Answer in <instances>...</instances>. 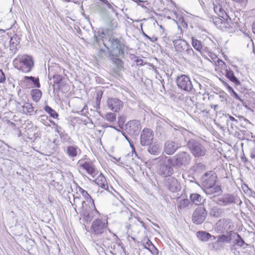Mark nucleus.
<instances>
[{
    "instance_id": "obj_1",
    "label": "nucleus",
    "mask_w": 255,
    "mask_h": 255,
    "mask_svg": "<svg viewBox=\"0 0 255 255\" xmlns=\"http://www.w3.org/2000/svg\"><path fill=\"white\" fill-rule=\"evenodd\" d=\"M110 230L108 227V221L97 219L93 221L90 228L91 238L94 242L104 245L106 240L111 238L106 236L107 231Z\"/></svg>"
},
{
    "instance_id": "obj_2",
    "label": "nucleus",
    "mask_w": 255,
    "mask_h": 255,
    "mask_svg": "<svg viewBox=\"0 0 255 255\" xmlns=\"http://www.w3.org/2000/svg\"><path fill=\"white\" fill-rule=\"evenodd\" d=\"M173 44L175 50L185 56V59L193 61L198 59V55L194 52L191 46L186 40L175 39L173 40Z\"/></svg>"
},
{
    "instance_id": "obj_3",
    "label": "nucleus",
    "mask_w": 255,
    "mask_h": 255,
    "mask_svg": "<svg viewBox=\"0 0 255 255\" xmlns=\"http://www.w3.org/2000/svg\"><path fill=\"white\" fill-rule=\"evenodd\" d=\"M15 68L24 73L30 72L34 66V61L31 56L27 55H18L13 61Z\"/></svg>"
},
{
    "instance_id": "obj_4",
    "label": "nucleus",
    "mask_w": 255,
    "mask_h": 255,
    "mask_svg": "<svg viewBox=\"0 0 255 255\" xmlns=\"http://www.w3.org/2000/svg\"><path fill=\"white\" fill-rule=\"evenodd\" d=\"M191 156L186 151H181L174 155L172 158H169L170 165L175 168L186 167L191 161Z\"/></svg>"
},
{
    "instance_id": "obj_5",
    "label": "nucleus",
    "mask_w": 255,
    "mask_h": 255,
    "mask_svg": "<svg viewBox=\"0 0 255 255\" xmlns=\"http://www.w3.org/2000/svg\"><path fill=\"white\" fill-rule=\"evenodd\" d=\"M110 46V54L115 57H121L124 54L125 43L122 39H119L114 37H110L108 39Z\"/></svg>"
},
{
    "instance_id": "obj_6",
    "label": "nucleus",
    "mask_w": 255,
    "mask_h": 255,
    "mask_svg": "<svg viewBox=\"0 0 255 255\" xmlns=\"http://www.w3.org/2000/svg\"><path fill=\"white\" fill-rule=\"evenodd\" d=\"M187 147L195 158L204 156L207 152L205 147L199 141L194 139H190L187 142Z\"/></svg>"
},
{
    "instance_id": "obj_7",
    "label": "nucleus",
    "mask_w": 255,
    "mask_h": 255,
    "mask_svg": "<svg viewBox=\"0 0 255 255\" xmlns=\"http://www.w3.org/2000/svg\"><path fill=\"white\" fill-rule=\"evenodd\" d=\"M157 159L160 163L157 171L158 174L164 177L170 176L173 173L174 170L169 162V158L167 159V157H159Z\"/></svg>"
},
{
    "instance_id": "obj_8",
    "label": "nucleus",
    "mask_w": 255,
    "mask_h": 255,
    "mask_svg": "<svg viewBox=\"0 0 255 255\" xmlns=\"http://www.w3.org/2000/svg\"><path fill=\"white\" fill-rule=\"evenodd\" d=\"M234 228V223L231 219L228 218L221 219L216 224V230L222 233L228 234L230 231H233Z\"/></svg>"
},
{
    "instance_id": "obj_9",
    "label": "nucleus",
    "mask_w": 255,
    "mask_h": 255,
    "mask_svg": "<svg viewBox=\"0 0 255 255\" xmlns=\"http://www.w3.org/2000/svg\"><path fill=\"white\" fill-rule=\"evenodd\" d=\"M176 82L179 89L188 92H191L193 88V84L189 77L186 75H181L176 78Z\"/></svg>"
},
{
    "instance_id": "obj_10",
    "label": "nucleus",
    "mask_w": 255,
    "mask_h": 255,
    "mask_svg": "<svg viewBox=\"0 0 255 255\" xmlns=\"http://www.w3.org/2000/svg\"><path fill=\"white\" fill-rule=\"evenodd\" d=\"M86 202L83 201L82 202V206L79 209V213L81 216L83 218L84 220L87 222H90L94 217V212L99 213V212H96L95 210L92 207L91 204L89 207H85Z\"/></svg>"
},
{
    "instance_id": "obj_11",
    "label": "nucleus",
    "mask_w": 255,
    "mask_h": 255,
    "mask_svg": "<svg viewBox=\"0 0 255 255\" xmlns=\"http://www.w3.org/2000/svg\"><path fill=\"white\" fill-rule=\"evenodd\" d=\"M207 215V212L204 207H198L193 213L192 220L197 225L201 224L206 219Z\"/></svg>"
},
{
    "instance_id": "obj_12",
    "label": "nucleus",
    "mask_w": 255,
    "mask_h": 255,
    "mask_svg": "<svg viewBox=\"0 0 255 255\" xmlns=\"http://www.w3.org/2000/svg\"><path fill=\"white\" fill-rule=\"evenodd\" d=\"M154 137V133L153 131L147 128H144L140 134V144L142 146L149 145L153 142Z\"/></svg>"
},
{
    "instance_id": "obj_13",
    "label": "nucleus",
    "mask_w": 255,
    "mask_h": 255,
    "mask_svg": "<svg viewBox=\"0 0 255 255\" xmlns=\"http://www.w3.org/2000/svg\"><path fill=\"white\" fill-rule=\"evenodd\" d=\"M141 128L140 123L137 120H131L126 124V131L130 135H137Z\"/></svg>"
},
{
    "instance_id": "obj_14",
    "label": "nucleus",
    "mask_w": 255,
    "mask_h": 255,
    "mask_svg": "<svg viewBox=\"0 0 255 255\" xmlns=\"http://www.w3.org/2000/svg\"><path fill=\"white\" fill-rule=\"evenodd\" d=\"M217 176L215 173L212 171L205 173L202 177L203 186L204 188L211 187L215 185Z\"/></svg>"
},
{
    "instance_id": "obj_15",
    "label": "nucleus",
    "mask_w": 255,
    "mask_h": 255,
    "mask_svg": "<svg viewBox=\"0 0 255 255\" xmlns=\"http://www.w3.org/2000/svg\"><path fill=\"white\" fill-rule=\"evenodd\" d=\"M165 187L172 192H177L181 190V185L177 179L173 177L166 179L164 182Z\"/></svg>"
},
{
    "instance_id": "obj_16",
    "label": "nucleus",
    "mask_w": 255,
    "mask_h": 255,
    "mask_svg": "<svg viewBox=\"0 0 255 255\" xmlns=\"http://www.w3.org/2000/svg\"><path fill=\"white\" fill-rule=\"evenodd\" d=\"M21 84L26 88L40 87L39 78L33 76H24L21 81Z\"/></svg>"
},
{
    "instance_id": "obj_17",
    "label": "nucleus",
    "mask_w": 255,
    "mask_h": 255,
    "mask_svg": "<svg viewBox=\"0 0 255 255\" xmlns=\"http://www.w3.org/2000/svg\"><path fill=\"white\" fill-rule=\"evenodd\" d=\"M223 18L224 19V21H222V24H220L218 28L221 30L232 32L234 31L236 27L238 26L237 25L238 22H232L231 21V19L229 16L227 18Z\"/></svg>"
},
{
    "instance_id": "obj_18",
    "label": "nucleus",
    "mask_w": 255,
    "mask_h": 255,
    "mask_svg": "<svg viewBox=\"0 0 255 255\" xmlns=\"http://www.w3.org/2000/svg\"><path fill=\"white\" fill-rule=\"evenodd\" d=\"M109 109L114 112H119L123 107V102L117 98H109L107 101Z\"/></svg>"
},
{
    "instance_id": "obj_19",
    "label": "nucleus",
    "mask_w": 255,
    "mask_h": 255,
    "mask_svg": "<svg viewBox=\"0 0 255 255\" xmlns=\"http://www.w3.org/2000/svg\"><path fill=\"white\" fill-rule=\"evenodd\" d=\"M238 198L233 194H225L218 199V204L221 206H227L237 203Z\"/></svg>"
},
{
    "instance_id": "obj_20",
    "label": "nucleus",
    "mask_w": 255,
    "mask_h": 255,
    "mask_svg": "<svg viewBox=\"0 0 255 255\" xmlns=\"http://www.w3.org/2000/svg\"><path fill=\"white\" fill-rule=\"evenodd\" d=\"M180 147V143L172 140H167L164 143V152L167 155H172Z\"/></svg>"
},
{
    "instance_id": "obj_21",
    "label": "nucleus",
    "mask_w": 255,
    "mask_h": 255,
    "mask_svg": "<svg viewBox=\"0 0 255 255\" xmlns=\"http://www.w3.org/2000/svg\"><path fill=\"white\" fill-rule=\"evenodd\" d=\"M147 146V151L151 154L157 155H158L161 150L160 143L158 142H152Z\"/></svg>"
},
{
    "instance_id": "obj_22",
    "label": "nucleus",
    "mask_w": 255,
    "mask_h": 255,
    "mask_svg": "<svg viewBox=\"0 0 255 255\" xmlns=\"http://www.w3.org/2000/svg\"><path fill=\"white\" fill-rule=\"evenodd\" d=\"M81 166L86 170L88 174L91 175L94 178H95V176L98 172L92 162L85 161L81 165Z\"/></svg>"
},
{
    "instance_id": "obj_23",
    "label": "nucleus",
    "mask_w": 255,
    "mask_h": 255,
    "mask_svg": "<svg viewBox=\"0 0 255 255\" xmlns=\"http://www.w3.org/2000/svg\"><path fill=\"white\" fill-rule=\"evenodd\" d=\"M195 83L193 84V88L191 91V93L193 94H204L206 92V88L203 86L201 83L195 80H194Z\"/></svg>"
},
{
    "instance_id": "obj_24",
    "label": "nucleus",
    "mask_w": 255,
    "mask_h": 255,
    "mask_svg": "<svg viewBox=\"0 0 255 255\" xmlns=\"http://www.w3.org/2000/svg\"><path fill=\"white\" fill-rule=\"evenodd\" d=\"M94 182L103 189L109 192L110 191L106 179L102 173H100V174L95 178Z\"/></svg>"
},
{
    "instance_id": "obj_25",
    "label": "nucleus",
    "mask_w": 255,
    "mask_h": 255,
    "mask_svg": "<svg viewBox=\"0 0 255 255\" xmlns=\"http://www.w3.org/2000/svg\"><path fill=\"white\" fill-rule=\"evenodd\" d=\"M61 128H60V129L57 128L56 131L59 134L61 141L63 143H68L69 144H73L74 142L72 139L71 137L68 135V133H66L64 130H61Z\"/></svg>"
},
{
    "instance_id": "obj_26",
    "label": "nucleus",
    "mask_w": 255,
    "mask_h": 255,
    "mask_svg": "<svg viewBox=\"0 0 255 255\" xmlns=\"http://www.w3.org/2000/svg\"><path fill=\"white\" fill-rule=\"evenodd\" d=\"M21 109L20 112L25 115H33L36 113V111H34V108L30 103H25L21 106Z\"/></svg>"
},
{
    "instance_id": "obj_27",
    "label": "nucleus",
    "mask_w": 255,
    "mask_h": 255,
    "mask_svg": "<svg viewBox=\"0 0 255 255\" xmlns=\"http://www.w3.org/2000/svg\"><path fill=\"white\" fill-rule=\"evenodd\" d=\"M213 5L214 11L219 16L224 18L225 17V18H227V17H228V15L220 4V1L218 2V3H214Z\"/></svg>"
},
{
    "instance_id": "obj_28",
    "label": "nucleus",
    "mask_w": 255,
    "mask_h": 255,
    "mask_svg": "<svg viewBox=\"0 0 255 255\" xmlns=\"http://www.w3.org/2000/svg\"><path fill=\"white\" fill-rule=\"evenodd\" d=\"M233 234V231H230V232H229L227 235L223 234L222 235L218 236L217 241L222 244H223L224 243H230L232 241Z\"/></svg>"
},
{
    "instance_id": "obj_29",
    "label": "nucleus",
    "mask_w": 255,
    "mask_h": 255,
    "mask_svg": "<svg viewBox=\"0 0 255 255\" xmlns=\"http://www.w3.org/2000/svg\"><path fill=\"white\" fill-rule=\"evenodd\" d=\"M78 150H80L77 146L69 145L65 149V153L70 158L75 157L78 154Z\"/></svg>"
},
{
    "instance_id": "obj_30",
    "label": "nucleus",
    "mask_w": 255,
    "mask_h": 255,
    "mask_svg": "<svg viewBox=\"0 0 255 255\" xmlns=\"http://www.w3.org/2000/svg\"><path fill=\"white\" fill-rule=\"evenodd\" d=\"M79 192L82 194L84 198L89 202V203L91 204L92 207L93 208L95 211L98 212V210L96 209L95 206L94 201L91 195L81 187L79 188Z\"/></svg>"
},
{
    "instance_id": "obj_31",
    "label": "nucleus",
    "mask_w": 255,
    "mask_h": 255,
    "mask_svg": "<svg viewBox=\"0 0 255 255\" xmlns=\"http://www.w3.org/2000/svg\"><path fill=\"white\" fill-rule=\"evenodd\" d=\"M196 236L199 240L202 242H207L212 237L213 238L214 240L216 239V237L212 236L206 231H198L196 233Z\"/></svg>"
},
{
    "instance_id": "obj_32",
    "label": "nucleus",
    "mask_w": 255,
    "mask_h": 255,
    "mask_svg": "<svg viewBox=\"0 0 255 255\" xmlns=\"http://www.w3.org/2000/svg\"><path fill=\"white\" fill-rule=\"evenodd\" d=\"M232 240H234V245H237L240 247H243L245 245H248L242 238L241 236L237 233L233 232Z\"/></svg>"
},
{
    "instance_id": "obj_33",
    "label": "nucleus",
    "mask_w": 255,
    "mask_h": 255,
    "mask_svg": "<svg viewBox=\"0 0 255 255\" xmlns=\"http://www.w3.org/2000/svg\"><path fill=\"white\" fill-rule=\"evenodd\" d=\"M226 76L231 81L234 83L236 86L240 85V82L238 79L235 76L233 71L229 70H226Z\"/></svg>"
},
{
    "instance_id": "obj_34",
    "label": "nucleus",
    "mask_w": 255,
    "mask_h": 255,
    "mask_svg": "<svg viewBox=\"0 0 255 255\" xmlns=\"http://www.w3.org/2000/svg\"><path fill=\"white\" fill-rule=\"evenodd\" d=\"M205 192L208 195L213 194H220L222 192V189L219 186L213 185L211 187H207L205 188Z\"/></svg>"
},
{
    "instance_id": "obj_35",
    "label": "nucleus",
    "mask_w": 255,
    "mask_h": 255,
    "mask_svg": "<svg viewBox=\"0 0 255 255\" xmlns=\"http://www.w3.org/2000/svg\"><path fill=\"white\" fill-rule=\"evenodd\" d=\"M103 44L105 45V48H101L98 52V56L102 58L106 57H111L112 55L110 54V49L109 47L107 46L105 42L103 41Z\"/></svg>"
},
{
    "instance_id": "obj_36",
    "label": "nucleus",
    "mask_w": 255,
    "mask_h": 255,
    "mask_svg": "<svg viewBox=\"0 0 255 255\" xmlns=\"http://www.w3.org/2000/svg\"><path fill=\"white\" fill-rule=\"evenodd\" d=\"M190 198L191 201L196 205H199L204 202L203 197L197 193L191 194Z\"/></svg>"
},
{
    "instance_id": "obj_37",
    "label": "nucleus",
    "mask_w": 255,
    "mask_h": 255,
    "mask_svg": "<svg viewBox=\"0 0 255 255\" xmlns=\"http://www.w3.org/2000/svg\"><path fill=\"white\" fill-rule=\"evenodd\" d=\"M193 47L197 51H201L203 49V45L202 42L197 40L194 37H191Z\"/></svg>"
},
{
    "instance_id": "obj_38",
    "label": "nucleus",
    "mask_w": 255,
    "mask_h": 255,
    "mask_svg": "<svg viewBox=\"0 0 255 255\" xmlns=\"http://www.w3.org/2000/svg\"><path fill=\"white\" fill-rule=\"evenodd\" d=\"M120 57H115L111 56L110 60L115 64L118 69H121L123 67L122 60L120 58Z\"/></svg>"
},
{
    "instance_id": "obj_39",
    "label": "nucleus",
    "mask_w": 255,
    "mask_h": 255,
    "mask_svg": "<svg viewBox=\"0 0 255 255\" xmlns=\"http://www.w3.org/2000/svg\"><path fill=\"white\" fill-rule=\"evenodd\" d=\"M31 93L33 100L36 102L39 101L42 96V92L38 89H35L32 90Z\"/></svg>"
},
{
    "instance_id": "obj_40",
    "label": "nucleus",
    "mask_w": 255,
    "mask_h": 255,
    "mask_svg": "<svg viewBox=\"0 0 255 255\" xmlns=\"http://www.w3.org/2000/svg\"><path fill=\"white\" fill-rule=\"evenodd\" d=\"M44 110L51 117L54 119H57L58 117V114L56 112L48 105L44 107Z\"/></svg>"
},
{
    "instance_id": "obj_41",
    "label": "nucleus",
    "mask_w": 255,
    "mask_h": 255,
    "mask_svg": "<svg viewBox=\"0 0 255 255\" xmlns=\"http://www.w3.org/2000/svg\"><path fill=\"white\" fill-rule=\"evenodd\" d=\"M206 166L203 163L200 162L192 166V169L195 172L200 173L205 170Z\"/></svg>"
},
{
    "instance_id": "obj_42",
    "label": "nucleus",
    "mask_w": 255,
    "mask_h": 255,
    "mask_svg": "<svg viewBox=\"0 0 255 255\" xmlns=\"http://www.w3.org/2000/svg\"><path fill=\"white\" fill-rule=\"evenodd\" d=\"M16 37L13 36L10 37V40L9 41V49L11 51V53L13 54H15L17 50V48L16 47V45L15 44L14 40H16Z\"/></svg>"
},
{
    "instance_id": "obj_43",
    "label": "nucleus",
    "mask_w": 255,
    "mask_h": 255,
    "mask_svg": "<svg viewBox=\"0 0 255 255\" xmlns=\"http://www.w3.org/2000/svg\"><path fill=\"white\" fill-rule=\"evenodd\" d=\"M157 126L156 128V130L160 133L164 131V128L167 127V124L162 121H159L157 122Z\"/></svg>"
},
{
    "instance_id": "obj_44",
    "label": "nucleus",
    "mask_w": 255,
    "mask_h": 255,
    "mask_svg": "<svg viewBox=\"0 0 255 255\" xmlns=\"http://www.w3.org/2000/svg\"><path fill=\"white\" fill-rule=\"evenodd\" d=\"M222 212L221 209L217 207H213L211 208L210 213L211 216L214 217H219L221 216Z\"/></svg>"
},
{
    "instance_id": "obj_45",
    "label": "nucleus",
    "mask_w": 255,
    "mask_h": 255,
    "mask_svg": "<svg viewBox=\"0 0 255 255\" xmlns=\"http://www.w3.org/2000/svg\"><path fill=\"white\" fill-rule=\"evenodd\" d=\"M211 245L212 246V249L215 250L216 251H220L224 248V245L220 243L217 241L214 243H212Z\"/></svg>"
},
{
    "instance_id": "obj_46",
    "label": "nucleus",
    "mask_w": 255,
    "mask_h": 255,
    "mask_svg": "<svg viewBox=\"0 0 255 255\" xmlns=\"http://www.w3.org/2000/svg\"><path fill=\"white\" fill-rule=\"evenodd\" d=\"M103 94V91L102 90H98L96 92V106L98 108H100V102Z\"/></svg>"
},
{
    "instance_id": "obj_47",
    "label": "nucleus",
    "mask_w": 255,
    "mask_h": 255,
    "mask_svg": "<svg viewBox=\"0 0 255 255\" xmlns=\"http://www.w3.org/2000/svg\"><path fill=\"white\" fill-rule=\"evenodd\" d=\"M106 118L108 121L113 123L116 120V115L114 113H107Z\"/></svg>"
},
{
    "instance_id": "obj_48",
    "label": "nucleus",
    "mask_w": 255,
    "mask_h": 255,
    "mask_svg": "<svg viewBox=\"0 0 255 255\" xmlns=\"http://www.w3.org/2000/svg\"><path fill=\"white\" fill-rule=\"evenodd\" d=\"M214 23L219 28V25L222 24V21H224V19L221 17H215L213 19Z\"/></svg>"
},
{
    "instance_id": "obj_49",
    "label": "nucleus",
    "mask_w": 255,
    "mask_h": 255,
    "mask_svg": "<svg viewBox=\"0 0 255 255\" xmlns=\"http://www.w3.org/2000/svg\"><path fill=\"white\" fill-rule=\"evenodd\" d=\"M189 202H190L189 200L187 199L181 200L180 202L179 207L180 208V209L184 208L189 205Z\"/></svg>"
},
{
    "instance_id": "obj_50",
    "label": "nucleus",
    "mask_w": 255,
    "mask_h": 255,
    "mask_svg": "<svg viewBox=\"0 0 255 255\" xmlns=\"http://www.w3.org/2000/svg\"><path fill=\"white\" fill-rule=\"evenodd\" d=\"M151 247H150V249H148V251L153 255H158L159 252L157 248L154 245H151Z\"/></svg>"
},
{
    "instance_id": "obj_51",
    "label": "nucleus",
    "mask_w": 255,
    "mask_h": 255,
    "mask_svg": "<svg viewBox=\"0 0 255 255\" xmlns=\"http://www.w3.org/2000/svg\"><path fill=\"white\" fill-rule=\"evenodd\" d=\"M62 76L60 75H55L53 76V79L55 84H59L62 81Z\"/></svg>"
},
{
    "instance_id": "obj_52",
    "label": "nucleus",
    "mask_w": 255,
    "mask_h": 255,
    "mask_svg": "<svg viewBox=\"0 0 255 255\" xmlns=\"http://www.w3.org/2000/svg\"><path fill=\"white\" fill-rule=\"evenodd\" d=\"M142 35L145 37H146L147 39H148L151 42H153L156 41L157 40V38L156 37L153 36L152 37H151L149 36V35H148L146 33H145L143 31H142Z\"/></svg>"
},
{
    "instance_id": "obj_53",
    "label": "nucleus",
    "mask_w": 255,
    "mask_h": 255,
    "mask_svg": "<svg viewBox=\"0 0 255 255\" xmlns=\"http://www.w3.org/2000/svg\"><path fill=\"white\" fill-rule=\"evenodd\" d=\"M231 95L235 98L236 99L243 102V100L241 98V97L238 95V94L234 90L230 93Z\"/></svg>"
},
{
    "instance_id": "obj_54",
    "label": "nucleus",
    "mask_w": 255,
    "mask_h": 255,
    "mask_svg": "<svg viewBox=\"0 0 255 255\" xmlns=\"http://www.w3.org/2000/svg\"><path fill=\"white\" fill-rule=\"evenodd\" d=\"M151 245H153L149 239H147L146 242L144 243V248L147 249L148 250V249H150V247H151Z\"/></svg>"
},
{
    "instance_id": "obj_55",
    "label": "nucleus",
    "mask_w": 255,
    "mask_h": 255,
    "mask_svg": "<svg viewBox=\"0 0 255 255\" xmlns=\"http://www.w3.org/2000/svg\"><path fill=\"white\" fill-rule=\"evenodd\" d=\"M5 81V77L4 73L1 70H0V83H3Z\"/></svg>"
},
{
    "instance_id": "obj_56",
    "label": "nucleus",
    "mask_w": 255,
    "mask_h": 255,
    "mask_svg": "<svg viewBox=\"0 0 255 255\" xmlns=\"http://www.w3.org/2000/svg\"><path fill=\"white\" fill-rule=\"evenodd\" d=\"M132 59L135 61L137 65H142L143 64V60L141 59H139L138 57L136 56H133Z\"/></svg>"
},
{
    "instance_id": "obj_57",
    "label": "nucleus",
    "mask_w": 255,
    "mask_h": 255,
    "mask_svg": "<svg viewBox=\"0 0 255 255\" xmlns=\"http://www.w3.org/2000/svg\"><path fill=\"white\" fill-rule=\"evenodd\" d=\"M178 22H179V23H180V25H181L182 27H184V28H187V27L188 25H187V24L186 23V22L184 21V19H183L182 17H181V18H179V20H178Z\"/></svg>"
},
{
    "instance_id": "obj_58",
    "label": "nucleus",
    "mask_w": 255,
    "mask_h": 255,
    "mask_svg": "<svg viewBox=\"0 0 255 255\" xmlns=\"http://www.w3.org/2000/svg\"><path fill=\"white\" fill-rule=\"evenodd\" d=\"M223 83L227 87V89L230 93L234 91V89L227 82L223 81Z\"/></svg>"
},
{
    "instance_id": "obj_59",
    "label": "nucleus",
    "mask_w": 255,
    "mask_h": 255,
    "mask_svg": "<svg viewBox=\"0 0 255 255\" xmlns=\"http://www.w3.org/2000/svg\"><path fill=\"white\" fill-rule=\"evenodd\" d=\"M104 193L105 191L104 190L100 191L99 190H98V191L96 193H95V195L99 197L100 194H103Z\"/></svg>"
},
{
    "instance_id": "obj_60",
    "label": "nucleus",
    "mask_w": 255,
    "mask_h": 255,
    "mask_svg": "<svg viewBox=\"0 0 255 255\" xmlns=\"http://www.w3.org/2000/svg\"><path fill=\"white\" fill-rule=\"evenodd\" d=\"M229 119L232 121H234L236 123H237V122H238L237 120L235 118H234L233 117H232L231 116H229Z\"/></svg>"
},
{
    "instance_id": "obj_61",
    "label": "nucleus",
    "mask_w": 255,
    "mask_h": 255,
    "mask_svg": "<svg viewBox=\"0 0 255 255\" xmlns=\"http://www.w3.org/2000/svg\"><path fill=\"white\" fill-rule=\"evenodd\" d=\"M103 127L104 128H107V127H111V128H115V129L119 131V130L117 129L115 127H113V126H109L108 125H103Z\"/></svg>"
},
{
    "instance_id": "obj_62",
    "label": "nucleus",
    "mask_w": 255,
    "mask_h": 255,
    "mask_svg": "<svg viewBox=\"0 0 255 255\" xmlns=\"http://www.w3.org/2000/svg\"><path fill=\"white\" fill-rule=\"evenodd\" d=\"M252 30L253 32L255 34V21L253 22L252 24Z\"/></svg>"
},
{
    "instance_id": "obj_63",
    "label": "nucleus",
    "mask_w": 255,
    "mask_h": 255,
    "mask_svg": "<svg viewBox=\"0 0 255 255\" xmlns=\"http://www.w3.org/2000/svg\"><path fill=\"white\" fill-rule=\"evenodd\" d=\"M79 200H80V197H76L74 198V202L75 203L74 204H75V206H76L75 203L77 202Z\"/></svg>"
},
{
    "instance_id": "obj_64",
    "label": "nucleus",
    "mask_w": 255,
    "mask_h": 255,
    "mask_svg": "<svg viewBox=\"0 0 255 255\" xmlns=\"http://www.w3.org/2000/svg\"><path fill=\"white\" fill-rule=\"evenodd\" d=\"M211 108H213L215 111L216 110V108L218 107V105H213L211 106Z\"/></svg>"
}]
</instances>
